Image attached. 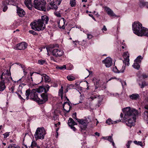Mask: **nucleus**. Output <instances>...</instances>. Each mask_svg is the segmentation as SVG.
I'll return each mask as SVG.
<instances>
[{
    "label": "nucleus",
    "instance_id": "17",
    "mask_svg": "<svg viewBox=\"0 0 148 148\" xmlns=\"http://www.w3.org/2000/svg\"><path fill=\"white\" fill-rule=\"evenodd\" d=\"M104 9L106 11L107 14L110 16H116V15L115 14L113 11L109 7H105Z\"/></svg>",
    "mask_w": 148,
    "mask_h": 148
},
{
    "label": "nucleus",
    "instance_id": "41",
    "mask_svg": "<svg viewBox=\"0 0 148 148\" xmlns=\"http://www.w3.org/2000/svg\"><path fill=\"white\" fill-rule=\"evenodd\" d=\"M123 57L125 58H129V54L127 51L123 53Z\"/></svg>",
    "mask_w": 148,
    "mask_h": 148
},
{
    "label": "nucleus",
    "instance_id": "46",
    "mask_svg": "<svg viewBox=\"0 0 148 148\" xmlns=\"http://www.w3.org/2000/svg\"><path fill=\"white\" fill-rule=\"evenodd\" d=\"M50 88V86L48 85H47L46 86L45 88V92L47 93V92L49 91Z\"/></svg>",
    "mask_w": 148,
    "mask_h": 148
},
{
    "label": "nucleus",
    "instance_id": "25",
    "mask_svg": "<svg viewBox=\"0 0 148 148\" xmlns=\"http://www.w3.org/2000/svg\"><path fill=\"white\" fill-rule=\"evenodd\" d=\"M68 124L69 126H74L75 125H77V123L71 118H69L68 121Z\"/></svg>",
    "mask_w": 148,
    "mask_h": 148
},
{
    "label": "nucleus",
    "instance_id": "11",
    "mask_svg": "<svg viewBox=\"0 0 148 148\" xmlns=\"http://www.w3.org/2000/svg\"><path fill=\"white\" fill-rule=\"evenodd\" d=\"M27 45L25 42H22L16 45L14 48L16 50H21L25 49L27 47Z\"/></svg>",
    "mask_w": 148,
    "mask_h": 148
},
{
    "label": "nucleus",
    "instance_id": "51",
    "mask_svg": "<svg viewBox=\"0 0 148 148\" xmlns=\"http://www.w3.org/2000/svg\"><path fill=\"white\" fill-rule=\"evenodd\" d=\"M107 140L109 141L110 142H112V141H113V140L112 137L110 136H108Z\"/></svg>",
    "mask_w": 148,
    "mask_h": 148
},
{
    "label": "nucleus",
    "instance_id": "45",
    "mask_svg": "<svg viewBox=\"0 0 148 148\" xmlns=\"http://www.w3.org/2000/svg\"><path fill=\"white\" fill-rule=\"evenodd\" d=\"M45 60L41 59L38 61V63L40 65H42L45 63Z\"/></svg>",
    "mask_w": 148,
    "mask_h": 148
},
{
    "label": "nucleus",
    "instance_id": "14",
    "mask_svg": "<svg viewBox=\"0 0 148 148\" xmlns=\"http://www.w3.org/2000/svg\"><path fill=\"white\" fill-rule=\"evenodd\" d=\"M0 77L1 79H4L5 80L8 82L10 80H12V78L11 76L10 73H8L6 74L3 73Z\"/></svg>",
    "mask_w": 148,
    "mask_h": 148
},
{
    "label": "nucleus",
    "instance_id": "5",
    "mask_svg": "<svg viewBox=\"0 0 148 148\" xmlns=\"http://www.w3.org/2000/svg\"><path fill=\"white\" fill-rule=\"evenodd\" d=\"M143 27L142 24L138 21L135 22L132 24V29L134 33L138 36H139Z\"/></svg>",
    "mask_w": 148,
    "mask_h": 148
},
{
    "label": "nucleus",
    "instance_id": "47",
    "mask_svg": "<svg viewBox=\"0 0 148 148\" xmlns=\"http://www.w3.org/2000/svg\"><path fill=\"white\" fill-rule=\"evenodd\" d=\"M102 100H103L102 97H101L100 99L99 100H98V103L97 104V106H98V107H99L100 106V105L101 104V102H102Z\"/></svg>",
    "mask_w": 148,
    "mask_h": 148
},
{
    "label": "nucleus",
    "instance_id": "31",
    "mask_svg": "<svg viewBox=\"0 0 148 148\" xmlns=\"http://www.w3.org/2000/svg\"><path fill=\"white\" fill-rule=\"evenodd\" d=\"M31 92L30 89L27 90L25 91V96H26V99L28 100L29 99V96L31 95Z\"/></svg>",
    "mask_w": 148,
    "mask_h": 148
},
{
    "label": "nucleus",
    "instance_id": "29",
    "mask_svg": "<svg viewBox=\"0 0 148 148\" xmlns=\"http://www.w3.org/2000/svg\"><path fill=\"white\" fill-rule=\"evenodd\" d=\"M29 148H40V147L37 145V143L34 141H33L31 145V146H29Z\"/></svg>",
    "mask_w": 148,
    "mask_h": 148
},
{
    "label": "nucleus",
    "instance_id": "43",
    "mask_svg": "<svg viewBox=\"0 0 148 148\" xmlns=\"http://www.w3.org/2000/svg\"><path fill=\"white\" fill-rule=\"evenodd\" d=\"M29 33L32 34L34 35L37 36L38 35V34L36 32L32 30H29Z\"/></svg>",
    "mask_w": 148,
    "mask_h": 148
},
{
    "label": "nucleus",
    "instance_id": "33",
    "mask_svg": "<svg viewBox=\"0 0 148 148\" xmlns=\"http://www.w3.org/2000/svg\"><path fill=\"white\" fill-rule=\"evenodd\" d=\"M67 79L69 81H71L75 80V78L72 75H70L67 76Z\"/></svg>",
    "mask_w": 148,
    "mask_h": 148
},
{
    "label": "nucleus",
    "instance_id": "34",
    "mask_svg": "<svg viewBox=\"0 0 148 148\" xmlns=\"http://www.w3.org/2000/svg\"><path fill=\"white\" fill-rule=\"evenodd\" d=\"M142 59L143 57L142 56H139L137 57L134 60V62H136L140 64Z\"/></svg>",
    "mask_w": 148,
    "mask_h": 148
},
{
    "label": "nucleus",
    "instance_id": "22",
    "mask_svg": "<svg viewBox=\"0 0 148 148\" xmlns=\"http://www.w3.org/2000/svg\"><path fill=\"white\" fill-rule=\"evenodd\" d=\"M41 75L42 76V79H44L45 82H50L51 79L50 77L46 74H42V75Z\"/></svg>",
    "mask_w": 148,
    "mask_h": 148
},
{
    "label": "nucleus",
    "instance_id": "10",
    "mask_svg": "<svg viewBox=\"0 0 148 148\" xmlns=\"http://www.w3.org/2000/svg\"><path fill=\"white\" fill-rule=\"evenodd\" d=\"M52 52L53 55L57 58L60 57L64 54L63 51L58 49H54L52 51Z\"/></svg>",
    "mask_w": 148,
    "mask_h": 148
},
{
    "label": "nucleus",
    "instance_id": "30",
    "mask_svg": "<svg viewBox=\"0 0 148 148\" xmlns=\"http://www.w3.org/2000/svg\"><path fill=\"white\" fill-rule=\"evenodd\" d=\"M140 63H138L136 62H134L132 65V66L134 68L138 70L140 68Z\"/></svg>",
    "mask_w": 148,
    "mask_h": 148
},
{
    "label": "nucleus",
    "instance_id": "16",
    "mask_svg": "<svg viewBox=\"0 0 148 148\" xmlns=\"http://www.w3.org/2000/svg\"><path fill=\"white\" fill-rule=\"evenodd\" d=\"M63 107L64 110L67 113L69 112L70 109L72 108V106H70L69 102H65L64 103Z\"/></svg>",
    "mask_w": 148,
    "mask_h": 148
},
{
    "label": "nucleus",
    "instance_id": "32",
    "mask_svg": "<svg viewBox=\"0 0 148 148\" xmlns=\"http://www.w3.org/2000/svg\"><path fill=\"white\" fill-rule=\"evenodd\" d=\"M36 91L37 93H41L43 91L45 92V88L42 86H40L37 89Z\"/></svg>",
    "mask_w": 148,
    "mask_h": 148
},
{
    "label": "nucleus",
    "instance_id": "13",
    "mask_svg": "<svg viewBox=\"0 0 148 148\" xmlns=\"http://www.w3.org/2000/svg\"><path fill=\"white\" fill-rule=\"evenodd\" d=\"M104 63L107 67H109L111 66L112 64V60L110 57H107L104 60L102 61Z\"/></svg>",
    "mask_w": 148,
    "mask_h": 148
},
{
    "label": "nucleus",
    "instance_id": "6",
    "mask_svg": "<svg viewBox=\"0 0 148 148\" xmlns=\"http://www.w3.org/2000/svg\"><path fill=\"white\" fill-rule=\"evenodd\" d=\"M78 122L80 124L79 126L80 131L83 134H86V129L87 127L88 123L86 120H84L83 119H78Z\"/></svg>",
    "mask_w": 148,
    "mask_h": 148
},
{
    "label": "nucleus",
    "instance_id": "55",
    "mask_svg": "<svg viewBox=\"0 0 148 148\" xmlns=\"http://www.w3.org/2000/svg\"><path fill=\"white\" fill-rule=\"evenodd\" d=\"M14 87L12 86L10 89V90L11 91L12 93L14 92Z\"/></svg>",
    "mask_w": 148,
    "mask_h": 148
},
{
    "label": "nucleus",
    "instance_id": "21",
    "mask_svg": "<svg viewBox=\"0 0 148 148\" xmlns=\"http://www.w3.org/2000/svg\"><path fill=\"white\" fill-rule=\"evenodd\" d=\"M130 98L133 100H137L140 97L139 95L137 93H134L129 96Z\"/></svg>",
    "mask_w": 148,
    "mask_h": 148
},
{
    "label": "nucleus",
    "instance_id": "8",
    "mask_svg": "<svg viewBox=\"0 0 148 148\" xmlns=\"http://www.w3.org/2000/svg\"><path fill=\"white\" fill-rule=\"evenodd\" d=\"M30 99L32 100L36 101L38 103L39 98L38 97V93L35 89H33L31 91Z\"/></svg>",
    "mask_w": 148,
    "mask_h": 148
},
{
    "label": "nucleus",
    "instance_id": "35",
    "mask_svg": "<svg viewBox=\"0 0 148 148\" xmlns=\"http://www.w3.org/2000/svg\"><path fill=\"white\" fill-rule=\"evenodd\" d=\"M8 148H20V147L16 144H12L9 145Z\"/></svg>",
    "mask_w": 148,
    "mask_h": 148
},
{
    "label": "nucleus",
    "instance_id": "60",
    "mask_svg": "<svg viewBox=\"0 0 148 148\" xmlns=\"http://www.w3.org/2000/svg\"><path fill=\"white\" fill-rule=\"evenodd\" d=\"M88 15L89 16H90V17H91L95 21H96V20L95 18L93 17V15L92 14H88Z\"/></svg>",
    "mask_w": 148,
    "mask_h": 148
},
{
    "label": "nucleus",
    "instance_id": "9",
    "mask_svg": "<svg viewBox=\"0 0 148 148\" xmlns=\"http://www.w3.org/2000/svg\"><path fill=\"white\" fill-rule=\"evenodd\" d=\"M40 96L41 97V99L39 98L38 101L39 104H42L44 103L48 100V99L47 93L45 92L43 93L40 95Z\"/></svg>",
    "mask_w": 148,
    "mask_h": 148
},
{
    "label": "nucleus",
    "instance_id": "26",
    "mask_svg": "<svg viewBox=\"0 0 148 148\" xmlns=\"http://www.w3.org/2000/svg\"><path fill=\"white\" fill-rule=\"evenodd\" d=\"M24 3L29 9H30L31 8L32 0H25Z\"/></svg>",
    "mask_w": 148,
    "mask_h": 148
},
{
    "label": "nucleus",
    "instance_id": "24",
    "mask_svg": "<svg viewBox=\"0 0 148 148\" xmlns=\"http://www.w3.org/2000/svg\"><path fill=\"white\" fill-rule=\"evenodd\" d=\"M6 87L4 81L0 82V92L3 91L6 88Z\"/></svg>",
    "mask_w": 148,
    "mask_h": 148
},
{
    "label": "nucleus",
    "instance_id": "23",
    "mask_svg": "<svg viewBox=\"0 0 148 148\" xmlns=\"http://www.w3.org/2000/svg\"><path fill=\"white\" fill-rule=\"evenodd\" d=\"M139 6L141 8H143L145 6H146L148 8V2L143 1L142 0H140Z\"/></svg>",
    "mask_w": 148,
    "mask_h": 148
},
{
    "label": "nucleus",
    "instance_id": "36",
    "mask_svg": "<svg viewBox=\"0 0 148 148\" xmlns=\"http://www.w3.org/2000/svg\"><path fill=\"white\" fill-rule=\"evenodd\" d=\"M129 61V58H125L124 60L123 61V62L125 65L128 66L130 64Z\"/></svg>",
    "mask_w": 148,
    "mask_h": 148
},
{
    "label": "nucleus",
    "instance_id": "4",
    "mask_svg": "<svg viewBox=\"0 0 148 148\" xmlns=\"http://www.w3.org/2000/svg\"><path fill=\"white\" fill-rule=\"evenodd\" d=\"M46 2L44 0H34V8L40 10L45 11L46 10Z\"/></svg>",
    "mask_w": 148,
    "mask_h": 148
},
{
    "label": "nucleus",
    "instance_id": "37",
    "mask_svg": "<svg viewBox=\"0 0 148 148\" xmlns=\"http://www.w3.org/2000/svg\"><path fill=\"white\" fill-rule=\"evenodd\" d=\"M59 95H60L62 99L63 97V87L62 86H61L60 89L59 90Z\"/></svg>",
    "mask_w": 148,
    "mask_h": 148
},
{
    "label": "nucleus",
    "instance_id": "7",
    "mask_svg": "<svg viewBox=\"0 0 148 148\" xmlns=\"http://www.w3.org/2000/svg\"><path fill=\"white\" fill-rule=\"evenodd\" d=\"M62 0H47V2L51 6V8L53 9L56 10L58 6L60 5Z\"/></svg>",
    "mask_w": 148,
    "mask_h": 148
},
{
    "label": "nucleus",
    "instance_id": "38",
    "mask_svg": "<svg viewBox=\"0 0 148 148\" xmlns=\"http://www.w3.org/2000/svg\"><path fill=\"white\" fill-rule=\"evenodd\" d=\"M139 85L140 86V87L142 88H144L145 87L147 86V83L146 82L144 81L142 82L141 85L140 84H139Z\"/></svg>",
    "mask_w": 148,
    "mask_h": 148
},
{
    "label": "nucleus",
    "instance_id": "20",
    "mask_svg": "<svg viewBox=\"0 0 148 148\" xmlns=\"http://www.w3.org/2000/svg\"><path fill=\"white\" fill-rule=\"evenodd\" d=\"M17 13L19 16L21 17L23 16L25 14V12L22 9L19 7L17 8Z\"/></svg>",
    "mask_w": 148,
    "mask_h": 148
},
{
    "label": "nucleus",
    "instance_id": "58",
    "mask_svg": "<svg viewBox=\"0 0 148 148\" xmlns=\"http://www.w3.org/2000/svg\"><path fill=\"white\" fill-rule=\"evenodd\" d=\"M102 30V31H106L107 30V29L106 28V27L105 25H104L103 26V28H102V29H101Z\"/></svg>",
    "mask_w": 148,
    "mask_h": 148
},
{
    "label": "nucleus",
    "instance_id": "56",
    "mask_svg": "<svg viewBox=\"0 0 148 148\" xmlns=\"http://www.w3.org/2000/svg\"><path fill=\"white\" fill-rule=\"evenodd\" d=\"M68 66H69L70 67V68H69L68 69V70H70L73 67V66L70 63H69L67 64Z\"/></svg>",
    "mask_w": 148,
    "mask_h": 148
},
{
    "label": "nucleus",
    "instance_id": "54",
    "mask_svg": "<svg viewBox=\"0 0 148 148\" xmlns=\"http://www.w3.org/2000/svg\"><path fill=\"white\" fill-rule=\"evenodd\" d=\"M8 7L7 6L5 5L3 9V11L4 12H5L8 9Z\"/></svg>",
    "mask_w": 148,
    "mask_h": 148
},
{
    "label": "nucleus",
    "instance_id": "57",
    "mask_svg": "<svg viewBox=\"0 0 148 148\" xmlns=\"http://www.w3.org/2000/svg\"><path fill=\"white\" fill-rule=\"evenodd\" d=\"M125 69V66H123L122 67V69L120 71H121V73H123L124 71V70Z\"/></svg>",
    "mask_w": 148,
    "mask_h": 148
},
{
    "label": "nucleus",
    "instance_id": "3",
    "mask_svg": "<svg viewBox=\"0 0 148 148\" xmlns=\"http://www.w3.org/2000/svg\"><path fill=\"white\" fill-rule=\"evenodd\" d=\"M46 134V131L44 127H38L36 129L34 136L36 140L39 139L42 140L44 139Z\"/></svg>",
    "mask_w": 148,
    "mask_h": 148
},
{
    "label": "nucleus",
    "instance_id": "53",
    "mask_svg": "<svg viewBox=\"0 0 148 148\" xmlns=\"http://www.w3.org/2000/svg\"><path fill=\"white\" fill-rule=\"evenodd\" d=\"M87 38H88L89 39H91L93 37L92 35L91 34H87Z\"/></svg>",
    "mask_w": 148,
    "mask_h": 148
},
{
    "label": "nucleus",
    "instance_id": "52",
    "mask_svg": "<svg viewBox=\"0 0 148 148\" xmlns=\"http://www.w3.org/2000/svg\"><path fill=\"white\" fill-rule=\"evenodd\" d=\"M55 14L58 17H60L61 16L60 13L58 12H56L55 13Z\"/></svg>",
    "mask_w": 148,
    "mask_h": 148
},
{
    "label": "nucleus",
    "instance_id": "27",
    "mask_svg": "<svg viewBox=\"0 0 148 148\" xmlns=\"http://www.w3.org/2000/svg\"><path fill=\"white\" fill-rule=\"evenodd\" d=\"M121 121V120H118L113 121L111 119H109L106 121V123H107L108 125H111L113 124L114 123H117L118 122H120Z\"/></svg>",
    "mask_w": 148,
    "mask_h": 148
},
{
    "label": "nucleus",
    "instance_id": "42",
    "mask_svg": "<svg viewBox=\"0 0 148 148\" xmlns=\"http://www.w3.org/2000/svg\"><path fill=\"white\" fill-rule=\"evenodd\" d=\"M57 68L58 69L63 70L66 69V66L65 65H64L61 66H57Z\"/></svg>",
    "mask_w": 148,
    "mask_h": 148
},
{
    "label": "nucleus",
    "instance_id": "12",
    "mask_svg": "<svg viewBox=\"0 0 148 148\" xmlns=\"http://www.w3.org/2000/svg\"><path fill=\"white\" fill-rule=\"evenodd\" d=\"M144 108L145 110L143 114V117L144 120L148 124V104L145 105Z\"/></svg>",
    "mask_w": 148,
    "mask_h": 148
},
{
    "label": "nucleus",
    "instance_id": "39",
    "mask_svg": "<svg viewBox=\"0 0 148 148\" xmlns=\"http://www.w3.org/2000/svg\"><path fill=\"white\" fill-rule=\"evenodd\" d=\"M70 4L71 7H75L76 5L75 0H70Z\"/></svg>",
    "mask_w": 148,
    "mask_h": 148
},
{
    "label": "nucleus",
    "instance_id": "28",
    "mask_svg": "<svg viewBox=\"0 0 148 148\" xmlns=\"http://www.w3.org/2000/svg\"><path fill=\"white\" fill-rule=\"evenodd\" d=\"M59 47V45L57 44H55L54 45H50L46 47L47 51L48 52L49 51H50V49L54 48L55 47Z\"/></svg>",
    "mask_w": 148,
    "mask_h": 148
},
{
    "label": "nucleus",
    "instance_id": "61",
    "mask_svg": "<svg viewBox=\"0 0 148 148\" xmlns=\"http://www.w3.org/2000/svg\"><path fill=\"white\" fill-rule=\"evenodd\" d=\"M71 128L72 129L73 131H75L76 130V128L75 127H74V126H70Z\"/></svg>",
    "mask_w": 148,
    "mask_h": 148
},
{
    "label": "nucleus",
    "instance_id": "49",
    "mask_svg": "<svg viewBox=\"0 0 148 148\" xmlns=\"http://www.w3.org/2000/svg\"><path fill=\"white\" fill-rule=\"evenodd\" d=\"M3 135L4 138H6L9 136V133L8 132H6L3 134Z\"/></svg>",
    "mask_w": 148,
    "mask_h": 148
},
{
    "label": "nucleus",
    "instance_id": "44",
    "mask_svg": "<svg viewBox=\"0 0 148 148\" xmlns=\"http://www.w3.org/2000/svg\"><path fill=\"white\" fill-rule=\"evenodd\" d=\"M37 73L38 74H39V73H31L30 72V78L29 79V81L30 82H33V80H32V76L33 75V74L34 73Z\"/></svg>",
    "mask_w": 148,
    "mask_h": 148
},
{
    "label": "nucleus",
    "instance_id": "64",
    "mask_svg": "<svg viewBox=\"0 0 148 148\" xmlns=\"http://www.w3.org/2000/svg\"><path fill=\"white\" fill-rule=\"evenodd\" d=\"M19 99L21 100V101L24 103L25 101V99H23L22 97H21Z\"/></svg>",
    "mask_w": 148,
    "mask_h": 148
},
{
    "label": "nucleus",
    "instance_id": "62",
    "mask_svg": "<svg viewBox=\"0 0 148 148\" xmlns=\"http://www.w3.org/2000/svg\"><path fill=\"white\" fill-rule=\"evenodd\" d=\"M142 76L144 78H147L148 77V73L147 75H146L145 74H143L142 75Z\"/></svg>",
    "mask_w": 148,
    "mask_h": 148
},
{
    "label": "nucleus",
    "instance_id": "50",
    "mask_svg": "<svg viewBox=\"0 0 148 148\" xmlns=\"http://www.w3.org/2000/svg\"><path fill=\"white\" fill-rule=\"evenodd\" d=\"M72 117L73 118L77 120H78V119L76 117V112L74 113L72 115Z\"/></svg>",
    "mask_w": 148,
    "mask_h": 148
},
{
    "label": "nucleus",
    "instance_id": "1",
    "mask_svg": "<svg viewBox=\"0 0 148 148\" xmlns=\"http://www.w3.org/2000/svg\"><path fill=\"white\" fill-rule=\"evenodd\" d=\"M124 114L123 118V120H127L126 124L127 125L130 127L133 126L136 119V116L140 115L141 112L130 107H126L122 110Z\"/></svg>",
    "mask_w": 148,
    "mask_h": 148
},
{
    "label": "nucleus",
    "instance_id": "59",
    "mask_svg": "<svg viewBox=\"0 0 148 148\" xmlns=\"http://www.w3.org/2000/svg\"><path fill=\"white\" fill-rule=\"evenodd\" d=\"M50 58L51 60L53 61L54 62H56L55 58L54 57H53V56H51Z\"/></svg>",
    "mask_w": 148,
    "mask_h": 148
},
{
    "label": "nucleus",
    "instance_id": "63",
    "mask_svg": "<svg viewBox=\"0 0 148 148\" xmlns=\"http://www.w3.org/2000/svg\"><path fill=\"white\" fill-rule=\"evenodd\" d=\"M137 145H139L142 146L143 145V143L141 142L138 141V143L137 144Z\"/></svg>",
    "mask_w": 148,
    "mask_h": 148
},
{
    "label": "nucleus",
    "instance_id": "19",
    "mask_svg": "<svg viewBox=\"0 0 148 148\" xmlns=\"http://www.w3.org/2000/svg\"><path fill=\"white\" fill-rule=\"evenodd\" d=\"M93 81L94 85L95 86V89L96 90L99 87H100L99 84V79L98 78H94L93 79Z\"/></svg>",
    "mask_w": 148,
    "mask_h": 148
},
{
    "label": "nucleus",
    "instance_id": "18",
    "mask_svg": "<svg viewBox=\"0 0 148 148\" xmlns=\"http://www.w3.org/2000/svg\"><path fill=\"white\" fill-rule=\"evenodd\" d=\"M142 31L139 36H145L148 37V29L146 28L143 27Z\"/></svg>",
    "mask_w": 148,
    "mask_h": 148
},
{
    "label": "nucleus",
    "instance_id": "40",
    "mask_svg": "<svg viewBox=\"0 0 148 148\" xmlns=\"http://www.w3.org/2000/svg\"><path fill=\"white\" fill-rule=\"evenodd\" d=\"M97 97H101V96L100 95L98 96L95 95H93L90 97L89 99H91V101H92L94 99L97 98Z\"/></svg>",
    "mask_w": 148,
    "mask_h": 148
},
{
    "label": "nucleus",
    "instance_id": "15",
    "mask_svg": "<svg viewBox=\"0 0 148 148\" xmlns=\"http://www.w3.org/2000/svg\"><path fill=\"white\" fill-rule=\"evenodd\" d=\"M43 24L45 25L48 23L49 20V18L48 16L46 15L42 16L41 18L38 19Z\"/></svg>",
    "mask_w": 148,
    "mask_h": 148
},
{
    "label": "nucleus",
    "instance_id": "48",
    "mask_svg": "<svg viewBox=\"0 0 148 148\" xmlns=\"http://www.w3.org/2000/svg\"><path fill=\"white\" fill-rule=\"evenodd\" d=\"M132 142V141L131 140L128 141L127 143L126 144V146L127 148H130V146L131 143Z\"/></svg>",
    "mask_w": 148,
    "mask_h": 148
},
{
    "label": "nucleus",
    "instance_id": "2",
    "mask_svg": "<svg viewBox=\"0 0 148 148\" xmlns=\"http://www.w3.org/2000/svg\"><path fill=\"white\" fill-rule=\"evenodd\" d=\"M30 25L32 28L35 31H42L45 28V26L38 19L33 23H32Z\"/></svg>",
    "mask_w": 148,
    "mask_h": 148
}]
</instances>
